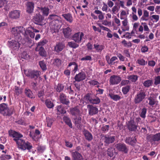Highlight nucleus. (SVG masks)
Wrapping results in <instances>:
<instances>
[{
    "label": "nucleus",
    "mask_w": 160,
    "mask_h": 160,
    "mask_svg": "<svg viewBox=\"0 0 160 160\" xmlns=\"http://www.w3.org/2000/svg\"><path fill=\"white\" fill-rule=\"evenodd\" d=\"M147 112V109L145 108H142L141 111L140 112V117L143 118H144L146 117V114Z\"/></svg>",
    "instance_id": "c03bdc74"
},
{
    "label": "nucleus",
    "mask_w": 160,
    "mask_h": 160,
    "mask_svg": "<svg viewBox=\"0 0 160 160\" xmlns=\"http://www.w3.org/2000/svg\"><path fill=\"white\" fill-rule=\"evenodd\" d=\"M17 143L18 148L23 150H25L26 149L30 150L32 148V145L30 143L28 142H25L22 139L19 140Z\"/></svg>",
    "instance_id": "20e7f679"
},
{
    "label": "nucleus",
    "mask_w": 160,
    "mask_h": 160,
    "mask_svg": "<svg viewBox=\"0 0 160 160\" xmlns=\"http://www.w3.org/2000/svg\"><path fill=\"white\" fill-rule=\"evenodd\" d=\"M68 45L70 47L73 48H76L79 46L78 44L73 41L68 42Z\"/></svg>",
    "instance_id": "37998d69"
},
{
    "label": "nucleus",
    "mask_w": 160,
    "mask_h": 160,
    "mask_svg": "<svg viewBox=\"0 0 160 160\" xmlns=\"http://www.w3.org/2000/svg\"><path fill=\"white\" fill-rule=\"evenodd\" d=\"M44 18L40 14H36L33 18V22L37 24L42 25L43 24L42 21Z\"/></svg>",
    "instance_id": "1a4fd4ad"
},
{
    "label": "nucleus",
    "mask_w": 160,
    "mask_h": 160,
    "mask_svg": "<svg viewBox=\"0 0 160 160\" xmlns=\"http://www.w3.org/2000/svg\"><path fill=\"white\" fill-rule=\"evenodd\" d=\"M25 74L31 78L37 79L40 75V72L37 70H24Z\"/></svg>",
    "instance_id": "39448f33"
},
{
    "label": "nucleus",
    "mask_w": 160,
    "mask_h": 160,
    "mask_svg": "<svg viewBox=\"0 0 160 160\" xmlns=\"http://www.w3.org/2000/svg\"><path fill=\"white\" fill-rule=\"evenodd\" d=\"M16 27L13 28L11 31L12 33L14 35V40H12L8 42V46L13 50H18L20 47V44L19 43L22 39V35L20 31H17L15 32V33L12 32L13 29Z\"/></svg>",
    "instance_id": "7ed1b4c3"
},
{
    "label": "nucleus",
    "mask_w": 160,
    "mask_h": 160,
    "mask_svg": "<svg viewBox=\"0 0 160 160\" xmlns=\"http://www.w3.org/2000/svg\"><path fill=\"white\" fill-rule=\"evenodd\" d=\"M92 95L90 94H87L83 98L84 100L87 103H90L91 100L92 99Z\"/></svg>",
    "instance_id": "2f4dec72"
},
{
    "label": "nucleus",
    "mask_w": 160,
    "mask_h": 160,
    "mask_svg": "<svg viewBox=\"0 0 160 160\" xmlns=\"http://www.w3.org/2000/svg\"><path fill=\"white\" fill-rule=\"evenodd\" d=\"M41 9V11L42 12L43 14L44 15L47 16L49 13V9L47 8H39Z\"/></svg>",
    "instance_id": "a19ab883"
},
{
    "label": "nucleus",
    "mask_w": 160,
    "mask_h": 160,
    "mask_svg": "<svg viewBox=\"0 0 160 160\" xmlns=\"http://www.w3.org/2000/svg\"><path fill=\"white\" fill-rule=\"evenodd\" d=\"M25 93L26 95L28 98H34L33 94L32 91L28 88H26L25 90Z\"/></svg>",
    "instance_id": "393cba45"
},
{
    "label": "nucleus",
    "mask_w": 160,
    "mask_h": 160,
    "mask_svg": "<svg viewBox=\"0 0 160 160\" xmlns=\"http://www.w3.org/2000/svg\"><path fill=\"white\" fill-rule=\"evenodd\" d=\"M141 24L143 26L144 30L145 31L149 32V29L147 23L146 22H142Z\"/></svg>",
    "instance_id": "6e6d98bb"
},
{
    "label": "nucleus",
    "mask_w": 160,
    "mask_h": 160,
    "mask_svg": "<svg viewBox=\"0 0 160 160\" xmlns=\"http://www.w3.org/2000/svg\"><path fill=\"white\" fill-rule=\"evenodd\" d=\"M85 74L84 72H81L75 76V79L77 81L80 82L85 79Z\"/></svg>",
    "instance_id": "dca6fc26"
},
{
    "label": "nucleus",
    "mask_w": 160,
    "mask_h": 160,
    "mask_svg": "<svg viewBox=\"0 0 160 160\" xmlns=\"http://www.w3.org/2000/svg\"><path fill=\"white\" fill-rule=\"evenodd\" d=\"M84 134L86 139L87 140L91 141L93 137L92 135L88 131H84Z\"/></svg>",
    "instance_id": "cd10ccee"
},
{
    "label": "nucleus",
    "mask_w": 160,
    "mask_h": 160,
    "mask_svg": "<svg viewBox=\"0 0 160 160\" xmlns=\"http://www.w3.org/2000/svg\"><path fill=\"white\" fill-rule=\"evenodd\" d=\"M128 14V12H127L124 10H121L120 13V19L124 20H128L127 16Z\"/></svg>",
    "instance_id": "412c9836"
},
{
    "label": "nucleus",
    "mask_w": 160,
    "mask_h": 160,
    "mask_svg": "<svg viewBox=\"0 0 160 160\" xmlns=\"http://www.w3.org/2000/svg\"><path fill=\"white\" fill-rule=\"evenodd\" d=\"M106 60L109 65H113L115 64V61L116 60H118V58L115 56L112 57L110 59H109V57L108 56H106Z\"/></svg>",
    "instance_id": "aec40b11"
},
{
    "label": "nucleus",
    "mask_w": 160,
    "mask_h": 160,
    "mask_svg": "<svg viewBox=\"0 0 160 160\" xmlns=\"http://www.w3.org/2000/svg\"><path fill=\"white\" fill-rule=\"evenodd\" d=\"M70 112L72 115H76L79 113V110L77 108H74L71 109Z\"/></svg>",
    "instance_id": "a18cd8bd"
},
{
    "label": "nucleus",
    "mask_w": 160,
    "mask_h": 160,
    "mask_svg": "<svg viewBox=\"0 0 160 160\" xmlns=\"http://www.w3.org/2000/svg\"><path fill=\"white\" fill-rule=\"evenodd\" d=\"M148 100L149 101L148 104L151 106L154 105L157 102L155 99L152 98L151 97L148 98Z\"/></svg>",
    "instance_id": "58836bf2"
},
{
    "label": "nucleus",
    "mask_w": 160,
    "mask_h": 160,
    "mask_svg": "<svg viewBox=\"0 0 160 160\" xmlns=\"http://www.w3.org/2000/svg\"><path fill=\"white\" fill-rule=\"evenodd\" d=\"M0 112L4 115H7L9 114V109L6 104L3 103L0 105Z\"/></svg>",
    "instance_id": "9b49d317"
},
{
    "label": "nucleus",
    "mask_w": 160,
    "mask_h": 160,
    "mask_svg": "<svg viewBox=\"0 0 160 160\" xmlns=\"http://www.w3.org/2000/svg\"><path fill=\"white\" fill-rule=\"evenodd\" d=\"M154 84L157 85L160 83V76L156 77L154 79Z\"/></svg>",
    "instance_id": "69168bd1"
},
{
    "label": "nucleus",
    "mask_w": 160,
    "mask_h": 160,
    "mask_svg": "<svg viewBox=\"0 0 160 160\" xmlns=\"http://www.w3.org/2000/svg\"><path fill=\"white\" fill-rule=\"evenodd\" d=\"M39 48H40V49L38 50L39 54L42 56H45L46 53L44 49L42 47Z\"/></svg>",
    "instance_id": "13d9d810"
},
{
    "label": "nucleus",
    "mask_w": 160,
    "mask_h": 160,
    "mask_svg": "<svg viewBox=\"0 0 160 160\" xmlns=\"http://www.w3.org/2000/svg\"><path fill=\"white\" fill-rule=\"evenodd\" d=\"M84 38L83 32H78L75 33L72 36V39L77 43L81 42L82 40Z\"/></svg>",
    "instance_id": "0eeeda50"
},
{
    "label": "nucleus",
    "mask_w": 160,
    "mask_h": 160,
    "mask_svg": "<svg viewBox=\"0 0 160 160\" xmlns=\"http://www.w3.org/2000/svg\"><path fill=\"white\" fill-rule=\"evenodd\" d=\"M63 120L71 128H72V125L70 119L68 117L65 116L63 117Z\"/></svg>",
    "instance_id": "72a5a7b5"
},
{
    "label": "nucleus",
    "mask_w": 160,
    "mask_h": 160,
    "mask_svg": "<svg viewBox=\"0 0 160 160\" xmlns=\"http://www.w3.org/2000/svg\"><path fill=\"white\" fill-rule=\"evenodd\" d=\"M137 127L134 124V122L133 121L131 120L129 122L128 128L131 131H134L136 129Z\"/></svg>",
    "instance_id": "b1692460"
},
{
    "label": "nucleus",
    "mask_w": 160,
    "mask_h": 160,
    "mask_svg": "<svg viewBox=\"0 0 160 160\" xmlns=\"http://www.w3.org/2000/svg\"><path fill=\"white\" fill-rule=\"evenodd\" d=\"M122 43L124 47H130L132 46V44L130 42H127V41L124 40L122 42Z\"/></svg>",
    "instance_id": "3c124183"
},
{
    "label": "nucleus",
    "mask_w": 160,
    "mask_h": 160,
    "mask_svg": "<svg viewBox=\"0 0 160 160\" xmlns=\"http://www.w3.org/2000/svg\"><path fill=\"white\" fill-rule=\"evenodd\" d=\"M152 138L154 141L160 140V133L153 135L152 136Z\"/></svg>",
    "instance_id": "de8ad7c7"
},
{
    "label": "nucleus",
    "mask_w": 160,
    "mask_h": 160,
    "mask_svg": "<svg viewBox=\"0 0 160 160\" xmlns=\"http://www.w3.org/2000/svg\"><path fill=\"white\" fill-rule=\"evenodd\" d=\"M22 57L25 59H28L29 58V56L26 52H24L22 53Z\"/></svg>",
    "instance_id": "0e129e2a"
},
{
    "label": "nucleus",
    "mask_w": 160,
    "mask_h": 160,
    "mask_svg": "<svg viewBox=\"0 0 160 160\" xmlns=\"http://www.w3.org/2000/svg\"><path fill=\"white\" fill-rule=\"evenodd\" d=\"M60 99L61 102L67 105L69 103V101L66 99V97L63 93L61 94Z\"/></svg>",
    "instance_id": "5701e85b"
},
{
    "label": "nucleus",
    "mask_w": 160,
    "mask_h": 160,
    "mask_svg": "<svg viewBox=\"0 0 160 160\" xmlns=\"http://www.w3.org/2000/svg\"><path fill=\"white\" fill-rule=\"evenodd\" d=\"M87 108L88 110V113L90 115H93L97 114L98 112V109L96 107L91 105H87Z\"/></svg>",
    "instance_id": "ddd939ff"
},
{
    "label": "nucleus",
    "mask_w": 160,
    "mask_h": 160,
    "mask_svg": "<svg viewBox=\"0 0 160 160\" xmlns=\"http://www.w3.org/2000/svg\"><path fill=\"white\" fill-rule=\"evenodd\" d=\"M63 88L64 86L62 85L59 84L56 87V89L57 92H60L63 89Z\"/></svg>",
    "instance_id": "864d4df0"
},
{
    "label": "nucleus",
    "mask_w": 160,
    "mask_h": 160,
    "mask_svg": "<svg viewBox=\"0 0 160 160\" xmlns=\"http://www.w3.org/2000/svg\"><path fill=\"white\" fill-rule=\"evenodd\" d=\"M45 104L48 108H51L54 107L53 102L49 99H47L45 102Z\"/></svg>",
    "instance_id": "7c9ffc66"
},
{
    "label": "nucleus",
    "mask_w": 160,
    "mask_h": 160,
    "mask_svg": "<svg viewBox=\"0 0 160 160\" xmlns=\"http://www.w3.org/2000/svg\"><path fill=\"white\" fill-rule=\"evenodd\" d=\"M116 147L117 149L120 151L124 152L125 153L128 152V149L124 144L118 143L116 145Z\"/></svg>",
    "instance_id": "6ab92c4d"
},
{
    "label": "nucleus",
    "mask_w": 160,
    "mask_h": 160,
    "mask_svg": "<svg viewBox=\"0 0 160 160\" xmlns=\"http://www.w3.org/2000/svg\"><path fill=\"white\" fill-rule=\"evenodd\" d=\"M138 63L141 65H145L147 64V62L142 59H140L138 60Z\"/></svg>",
    "instance_id": "e2e57ef3"
},
{
    "label": "nucleus",
    "mask_w": 160,
    "mask_h": 160,
    "mask_svg": "<svg viewBox=\"0 0 160 160\" xmlns=\"http://www.w3.org/2000/svg\"><path fill=\"white\" fill-rule=\"evenodd\" d=\"M100 102L99 98L98 97L92 99L91 100L90 103L93 104H98L100 103Z\"/></svg>",
    "instance_id": "ea45409f"
},
{
    "label": "nucleus",
    "mask_w": 160,
    "mask_h": 160,
    "mask_svg": "<svg viewBox=\"0 0 160 160\" xmlns=\"http://www.w3.org/2000/svg\"><path fill=\"white\" fill-rule=\"evenodd\" d=\"M150 18L153 22H157L159 20V16L157 15H153L150 17Z\"/></svg>",
    "instance_id": "473e14b6"
},
{
    "label": "nucleus",
    "mask_w": 160,
    "mask_h": 160,
    "mask_svg": "<svg viewBox=\"0 0 160 160\" xmlns=\"http://www.w3.org/2000/svg\"><path fill=\"white\" fill-rule=\"evenodd\" d=\"M114 150V149L111 148H108L107 150V154L110 157H112L113 156Z\"/></svg>",
    "instance_id": "09e8293b"
},
{
    "label": "nucleus",
    "mask_w": 160,
    "mask_h": 160,
    "mask_svg": "<svg viewBox=\"0 0 160 160\" xmlns=\"http://www.w3.org/2000/svg\"><path fill=\"white\" fill-rule=\"evenodd\" d=\"M72 65H73L74 66V69L72 71L74 72V73L76 72V71L78 70V65L75 62H70L68 66L70 67Z\"/></svg>",
    "instance_id": "49530a36"
},
{
    "label": "nucleus",
    "mask_w": 160,
    "mask_h": 160,
    "mask_svg": "<svg viewBox=\"0 0 160 160\" xmlns=\"http://www.w3.org/2000/svg\"><path fill=\"white\" fill-rule=\"evenodd\" d=\"M64 18L70 23H72L73 21L72 17L70 14H64L62 15Z\"/></svg>",
    "instance_id": "bb28decb"
},
{
    "label": "nucleus",
    "mask_w": 160,
    "mask_h": 160,
    "mask_svg": "<svg viewBox=\"0 0 160 160\" xmlns=\"http://www.w3.org/2000/svg\"><path fill=\"white\" fill-rule=\"evenodd\" d=\"M102 23L103 25L108 27H110L111 24V22H108L106 20H102Z\"/></svg>",
    "instance_id": "bf43d9fd"
},
{
    "label": "nucleus",
    "mask_w": 160,
    "mask_h": 160,
    "mask_svg": "<svg viewBox=\"0 0 160 160\" xmlns=\"http://www.w3.org/2000/svg\"><path fill=\"white\" fill-rule=\"evenodd\" d=\"M34 4L32 2H28L26 4V11L29 13H32L34 9Z\"/></svg>",
    "instance_id": "2eb2a0df"
},
{
    "label": "nucleus",
    "mask_w": 160,
    "mask_h": 160,
    "mask_svg": "<svg viewBox=\"0 0 160 160\" xmlns=\"http://www.w3.org/2000/svg\"><path fill=\"white\" fill-rule=\"evenodd\" d=\"M39 65L41 68L43 70H46L47 69L46 63L43 61H41L39 62Z\"/></svg>",
    "instance_id": "8fccbe9b"
},
{
    "label": "nucleus",
    "mask_w": 160,
    "mask_h": 160,
    "mask_svg": "<svg viewBox=\"0 0 160 160\" xmlns=\"http://www.w3.org/2000/svg\"><path fill=\"white\" fill-rule=\"evenodd\" d=\"M46 43V41L43 40L41 41L40 42L38 43V46L36 48L35 50L36 51H38V48H39V46H42L44 45Z\"/></svg>",
    "instance_id": "680f3d73"
},
{
    "label": "nucleus",
    "mask_w": 160,
    "mask_h": 160,
    "mask_svg": "<svg viewBox=\"0 0 160 160\" xmlns=\"http://www.w3.org/2000/svg\"><path fill=\"white\" fill-rule=\"evenodd\" d=\"M104 142L107 144H109L113 142L115 138L114 136L107 137H105Z\"/></svg>",
    "instance_id": "a878e982"
},
{
    "label": "nucleus",
    "mask_w": 160,
    "mask_h": 160,
    "mask_svg": "<svg viewBox=\"0 0 160 160\" xmlns=\"http://www.w3.org/2000/svg\"><path fill=\"white\" fill-rule=\"evenodd\" d=\"M53 120L49 118H47L46 123L48 127H51L53 122Z\"/></svg>",
    "instance_id": "c9c22d12"
},
{
    "label": "nucleus",
    "mask_w": 160,
    "mask_h": 160,
    "mask_svg": "<svg viewBox=\"0 0 160 160\" xmlns=\"http://www.w3.org/2000/svg\"><path fill=\"white\" fill-rule=\"evenodd\" d=\"M48 18L52 20L50 24L51 30L52 32H58L62 25L61 18L55 15H50Z\"/></svg>",
    "instance_id": "f03ea898"
},
{
    "label": "nucleus",
    "mask_w": 160,
    "mask_h": 160,
    "mask_svg": "<svg viewBox=\"0 0 160 160\" xmlns=\"http://www.w3.org/2000/svg\"><path fill=\"white\" fill-rule=\"evenodd\" d=\"M7 2L6 0H0V8L6 5Z\"/></svg>",
    "instance_id": "774afa93"
},
{
    "label": "nucleus",
    "mask_w": 160,
    "mask_h": 160,
    "mask_svg": "<svg viewBox=\"0 0 160 160\" xmlns=\"http://www.w3.org/2000/svg\"><path fill=\"white\" fill-rule=\"evenodd\" d=\"M71 155L73 160H83L82 155L77 151L72 152Z\"/></svg>",
    "instance_id": "4468645a"
},
{
    "label": "nucleus",
    "mask_w": 160,
    "mask_h": 160,
    "mask_svg": "<svg viewBox=\"0 0 160 160\" xmlns=\"http://www.w3.org/2000/svg\"><path fill=\"white\" fill-rule=\"evenodd\" d=\"M64 47V44L61 43H58L55 47V50L56 52H58L61 51L63 49Z\"/></svg>",
    "instance_id": "4be33fe9"
},
{
    "label": "nucleus",
    "mask_w": 160,
    "mask_h": 160,
    "mask_svg": "<svg viewBox=\"0 0 160 160\" xmlns=\"http://www.w3.org/2000/svg\"><path fill=\"white\" fill-rule=\"evenodd\" d=\"M44 92L43 91H41L39 92L38 94V97L40 98L42 102L44 101V100L42 98V97L44 95Z\"/></svg>",
    "instance_id": "338daca9"
},
{
    "label": "nucleus",
    "mask_w": 160,
    "mask_h": 160,
    "mask_svg": "<svg viewBox=\"0 0 160 160\" xmlns=\"http://www.w3.org/2000/svg\"><path fill=\"white\" fill-rule=\"evenodd\" d=\"M122 79L119 76L113 75L110 78L109 82L111 84L114 85L118 84L121 81Z\"/></svg>",
    "instance_id": "6e6552de"
},
{
    "label": "nucleus",
    "mask_w": 160,
    "mask_h": 160,
    "mask_svg": "<svg viewBox=\"0 0 160 160\" xmlns=\"http://www.w3.org/2000/svg\"><path fill=\"white\" fill-rule=\"evenodd\" d=\"M81 118L79 117L75 119V123L76 126L78 128H80L81 127Z\"/></svg>",
    "instance_id": "c85d7f7f"
},
{
    "label": "nucleus",
    "mask_w": 160,
    "mask_h": 160,
    "mask_svg": "<svg viewBox=\"0 0 160 160\" xmlns=\"http://www.w3.org/2000/svg\"><path fill=\"white\" fill-rule=\"evenodd\" d=\"M128 78L131 81L134 82L137 80L138 77L137 75H132L128 76Z\"/></svg>",
    "instance_id": "e433bc0d"
},
{
    "label": "nucleus",
    "mask_w": 160,
    "mask_h": 160,
    "mask_svg": "<svg viewBox=\"0 0 160 160\" xmlns=\"http://www.w3.org/2000/svg\"><path fill=\"white\" fill-rule=\"evenodd\" d=\"M130 87L129 86H127L123 87L122 89V91L123 93L124 94H126L129 91Z\"/></svg>",
    "instance_id": "4d7b16f0"
},
{
    "label": "nucleus",
    "mask_w": 160,
    "mask_h": 160,
    "mask_svg": "<svg viewBox=\"0 0 160 160\" xmlns=\"http://www.w3.org/2000/svg\"><path fill=\"white\" fill-rule=\"evenodd\" d=\"M72 30L69 27H67L63 29L64 35L66 38H69L72 34Z\"/></svg>",
    "instance_id": "f3484780"
},
{
    "label": "nucleus",
    "mask_w": 160,
    "mask_h": 160,
    "mask_svg": "<svg viewBox=\"0 0 160 160\" xmlns=\"http://www.w3.org/2000/svg\"><path fill=\"white\" fill-rule=\"evenodd\" d=\"M19 31L20 32L22 36H23L24 39L26 42H28L30 41V39L29 38L30 36L31 38H33L35 36V34L34 32H38L39 31L36 30L32 27H29L25 29L23 27H16L13 29L12 32L15 33V32Z\"/></svg>",
    "instance_id": "f257e3e1"
},
{
    "label": "nucleus",
    "mask_w": 160,
    "mask_h": 160,
    "mask_svg": "<svg viewBox=\"0 0 160 160\" xmlns=\"http://www.w3.org/2000/svg\"><path fill=\"white\" fill-rule=\"evenodd\" d=\"M109 96L114 101H117L121 99L120 96L118 95L109 93Z\"/></svg>",
    "instance_id": "c756f323"
},
{
    "label": "nucleus",
    "mask_w": 160,
    "mask_h": 160,
    "mask_svg": "<svg viewBox=\"0 0 160 160\" xmlns=\"http://www.w3.org/2000/svg\"><path fill=\"white\" fill-rule=\"evenodd\" d=\"M135 140H134V139L132 140L131 138H128L126 139V143H128L129 144H132L135 142Z\"/></svg>",
    "instance_id": "5fc2aeb1"
},
{
    "label": "nucleus",
    "mask_w": 160,
    "mask_h": 160,
    "mask_svg": "<svg viewBox=\"0 0 160 160\" xmlns=\"http://www.w3.org/2000/svg\"><path fill=\"white\" fill-rule=\"evenodd\" d=\"M94 48L98 52H101L104 48V46L102 45L94 44Z\"/></svg>",
    "instance_id": "4c0bfd02"
},
{
    "label": "nucleus",
    "mask_w": 160,
    "mask_h": 160,
    "mask_svg": "<svg viewBox=\"0 0 160 160\" xmlns=\"http://www.w3.org/2000/svg\"><path fill=\"white\" fill-rule=\"evenodd\" d=\"M20 11L18 10H14L10 12L9 14V17L12 19H16L20 16Z\"/></svg>",
    "instance_id": "f8f14e48"
},
{
    "label": "nucleus",
    "mask_w": 160,
    "mask_h": 160,
    "mask_svg": "<svg viewBox=\"0 0 160 160\" xmlns=\"http://www.w3.org/2000/svg\"><path fill=\"white\" fill-rule=\"evenodd\" d=\"M57 110L58 112V113H65L66 111L63 108L61 105H59L57 106Z\"/></svg>",
    "instance_id": "f704fd0d"
},
{
    "label": "nucleus",
    "mask_w": 160,
    "mask_h": 160,
    "mask_svg": "<svg viewBox=\"0 0 160 160\" xmlns=\"http://www.w3.org/2000/svg\"><path fill=\"white\" fill-rule=\"evenodd\" d=\"M152 81L151 80H148L145 81L143 84L146 87H149L151 86L152 84Z\"/></svg>",
    "instance_id": "603ef678"
},
{
    "label": "nucleus",
    "mask_w": 160,
    "mask_h": 160,
    "mask_svg": "<svg viewBox=\"0 0 160 160\" xmlns=\"http://www.w3.org/2000/svg\"><path fill=\"white\" fill-rule=\"evenodd\" d=\"M52 63L54 65L59 66L61 63V61L58 58L55 59L53 60Z\"/></svg>",
    "instance_id": "79ce46f5"
},
{
    "label": "nucleus",
    "mask_w": 160,
    "mask_h": 160,
    "mask_svg": "<svg viewBox=\"0 0 160 160\" xmlns=\"http://www.w3.org/2000/svg\"><path fill=\"white\" fill-rule=\"evenodd\" d=\"M122 26L121 29L123 31H128L129 29L128 20H123L122 22Z\"/></svg>",
    "instance_id": "a211bd4d"
},
{
    "label": "nucleus",
    "mask_w": 160,
    "mask_h": 160,
    "mask_svg": "<svg viewBox=\"0 0 160 160\" xmlns=\"http://www.w3.org/2000/svg\"><path fill=\"white\" fill-rule=\"evenodd\" d=\"M40 133V132L39 130H36L35 131V133L34 135V137L32 136L31 133H30V136L31 137H32V138L34 139V140H36V136L37 135H38Z\"/></svg>",
    "instance_id": "052dcab7"
},
{
    "label": "nucleus",
    "mask_w": 160,
    "mask_h": 160,
    "mask_svg": "<svg viewBox=\"0 0 160 160\" xmlns=\"http://www.w3.org/2000/svg\"><path fill=\"white\" fill-rule=\"evenodd\" d=\"M8 132L9 136L13 138V140L16 142L17 143L19 140L22 139L20 138L23 137L22 135L19 133L12 130H9Z\"/></svg>",
    "instance_id": "423d86ee"
},
{
    "label": "nucleus",
    "mask_w": 160,
    "mask_h": 160,
    "mask_svg": "<svg viewBox=\"0 0 160 160\" xmlns=\"http://www.w3.org/2000/svg\"><path fill=\"white\" fill-rule=\"evenodd\" d=\"M146 94L144 92L141 91L138 92L135 98V102L136 103L141 102L145 98Z\"/></svg>",
    "instance_id": "9d476101"
}]
</instances>
